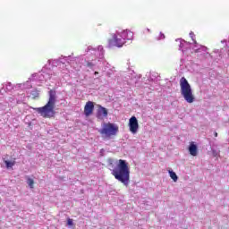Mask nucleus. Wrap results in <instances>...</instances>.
Listing matches in <instances>:
<instances>
[{
	"label": "nucleus",
	"instance_id": "1",
	"mask_svg": "<svg viewBox=\"0 0 229 229\" xmlns=\"http://www.w3.org/2000/svg\"><path fill=\"white\" fill-rule=\"evenodd\" d=\"M48 101L42 107H30L44 117V119H51L56 113L55 112V106H56V90L50 89L48 92Z\"/></svg>",
	"mask_w": 229,
	"mask_h": 229
},
{
	"label": "nucleus",
	"instance_id": "2",
	"mask_svg": "<svg viewBox=\"0 0 229 229\" xmlns=\"http://www.w3.org/2000/svg\"><path fill=\"white\" fill-rule=\"evenodd\" d=\"M112 174L115 180L128 187V183H130V166L126 160L119 159L116 168L112 171Z\"/></svg>",
	"mask_w": 229,
	"mask_h": 229
},
{
	"label": "nucleus",
	"instance_id": "3",
	"mask_svg": "<svg viewBox=\"0 0 229 229\" xmlns=\"http://www.w3.org/2000/svg\"><path fill=\"white\" fill-rule=\"evenodd\" d=\"M98 133L104 140H110L119 133V125L110 122L104 123L102 128L98 130Z\"/></svg>",
	"mask_w": 229,
	"mask_h": 229
},
{
	"label": "nucleus",
	"instance_id": "4",
	"mask_svg": "<svg viewBox=\"0 0 229 229\" xmlns=\"http://www.w3.org/2000/svg\"><path fill=\"white\" fill-rule=\"evenodd\" d=\"M180 87H181V95L186 103L192 104L196 101V97H194V93L192 92V88L189 83V81L185 77H182L180 79Z\"/></svg>",
	"mask_w": 229,
	"mask_h": 229
},
{
	"label": "nucleus",
	"instance_id": "5",
	"mask_svg": "<svg viewBox=\"0 0 229 229\" xmlns=\"http://www.w3.org/2000/svg\"><path fill=\"white\" fill-rule=\"evenodd\" d=\"M126 41L124 39L117 35V34H113V38L108 39V47H123L124 46Z\"/></svg>",
	"mask_w": 229,
	"mask_h": 229
},
{
	"label": "nucleus",
	"instance_id": "6",
	"mask_svg": "<svg viewBox=\"0 0 229 229\" xmlns=\"http://www.w3.org/2000/svg\"><path fill=\"white\" fill-rule=\"evenodd\" d=\"M129 128H130V131L132 132L133 134L139 131V121L137 120V117L132 116L130 118Z\"/></svg>",
	"mask_w": 229,
	"mask_h": 229
},
{
	"label": "nucleus",
	"instance_id": "7",
	"mask_svg": "<svg viewBox=\"0 0 229 229\" xmlns=\"http://www.w3.org/2000/svg\"><path fill=\"white\" fill-rule=\"evenodd\" d=\"M92 114H94V102L88 101L84 106V114L86 117H89Z\"/></svg>",
	"mask_w": 229,
	"mask_h": 229
},
{
	"label": "nucleus",
	"instance_id": "8",
	"mask_svg": "<svg viewBox=\"0 0 229 229\" xmlns=\"http://www.w3.org/2000/svg\"><path fill=\"white\" fill-rule=\"evenodd\" d=\"M98 119H103V117H108V109L103 107L102 106H98V110L97 113Z\"/></svg>",
	"mask_w": 229,
	"mask_h": 229
},
{
	"label": "nucleus",
	"instance_id": "9",
	"mask_svg": "<svg viewBox=\"0 0 229 229\" xmlns=\"http://www.w3.org/2000/svg\"><path fill=\"white\" fill-rule=\"evenodd\" d=\"M120 37L124 42H126V40H133V32L129 30H125L121 33Z\"/></svg>",
	"mask_w": 229,
	"mask_h": 229
},
{
	"label": "nucleus",
	"instance_id": "10",
	"mask_svg": "<svg viewBox=\"0 0 229 229\" xmlns=\"http://www.w3.org/2000/svg\"><path fill=\"white\" fill-rule=\"evenodd\" d=\"M189 152L191 157H198V146L194 144V142H191L189 147Z\"/></svg>",
	"mask_w": 229,
	"mask_h": 229
},
{
	"label": "nucleus",
	"instance_id": "11",
	"mask_svg": "<svg viewBox=\"0 0 229 229\" xmlns=\"http://www.w3.org/2000/svg\"><path fill=\"white\" fill-rule=\"evenodd\" d=\"M27 183L30 189H35V181L30 177H27Z\"/></svg>",
	"mask_w": 229,
	"mask_h": 229
},
{
	"label": "nucleus",
	"instance_id": "12",
	"mask_svg": "<svg viewBox=\"0 0 229 229\" xmlns=\"http://www.w3.org/2000/svg\"><path fill=\"white\" fill-rule=\"evenodd\" d=\"M4 164H5V167L7 169H10V167H13V165H15V160L13 161L5 160Z\"/></svg>",
	"mask_w": 229,
	"mask_h": 229
},
{
	"label": "nucleus",
	"instance_id": "13",
	"mask_svg": "<svg viewBox=\"0 0 229 229\" xmlns=\"http://www.w3.org/2000/svg\"><path fill=\"white\" fill-rule=\"evenodd\" d=\"M170 178L174 180V182H178V175H176V173L169 170Z\"/></svg>",
	"mask_w": 229,
	"mask_h": 229
},
{
	"label": "nucleus",
	"instance_id": "14",
	"mask_svg": "<svg viewBox=\"0 0 229 229\" xmlns=\"http://www.w3.org/2000/svg\"><path fill=\"white\" fill-rule=\"evenodd\" d=\"M32 99H38L39 98L40 94L38 90H34L31 92Z\"/></svg>",
	"mask_w": 229,
	"mask_h": 229
},
{
	"label": "nucleus",
	"instance_id": "15",
	"mask_svg": "<svg viewBox=\"0 0 229 229\" xmlns=\"http://www.w3.org/2000/svg\"><path fill=\"white\" fill-rule=\"evenodd\" d=\"M67 225H68V226H72V225H74L72 218L67 219Z\"/></svg>",
	"mask_w": 229,
	"mask_h": 229
},
{
	"label": "nucleus",
	"instance_id": "16",
	"mask_svg": "<svg viewBox=\"0 0 229 229\" xmlns=\"http://www.w3.org/2000/svg\"><path fill=\"white\" fill-rule=\"evenodd\" d=\"M87 67H94V64L88 62L87 63Z\"/></svg>",
	"mask_w": 229,
	"mask_h": 229
},
{
	"label": "nucleus",
	"instance_id": "17",
	"mask_svg": "<svg viewBox=\"0 0 229 229\" xmlns=\"http://www.w3.org/2000/svg\"><path fill=\"white\" fill-rule=\"evenodd\" d=\"M214 136H215V137H217V132H215V133H214Z\"/></svg>",
	"mask_w": 229,
	"mask_h": 229
},
{
	"label": "nucleus",
	"instance_id": "18",
	"mask_svg": "<svg viewBox=\"0 0 229 229\" xmlns=\"http://www.w3.org/2000/svg\"><path fill=\"white\" fill-rule=\"evenodd\" d=\"M96 74H99V72H95V75H96Z\"/></svg>",
	"mask_w": 229,
	"mask_h": 229
}]
</instances>
